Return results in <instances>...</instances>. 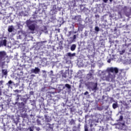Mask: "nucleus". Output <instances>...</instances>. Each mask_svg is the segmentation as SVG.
Returning <instances> with one entry per match:
<instances>
[{"label": "nucleus", "mask_w": 131, "mask_h": 131, "mask_svg": "<svg viewBox=\"0 0 131 131\" xmlns=\"http://www.w3.org/2000/svg\"><path fill=\"white\" fill-rule=\"evenodd\" d=\"M85 85L88 88V90L96 93L99 90V88H98V79L96 78L94 81L86 82Z\"/></svg>", "instance_id": "obj_1"}, {"label": "nucleus", "mask_w": 131, "mask_h": 131, "mask_svg": "<svg viewBox=\"0 0 131 131\" xmlns=\"http://www.w3.org/2000/svg\"><path fill=\"white\" fill-rule=\"evenodd\" d=\"M72 70H66L64 73H60L59 74V77L62 79V80H66V81H69L70 79L72 78Z\"/></svg>", "instance_id": "obj_2"}, {"label": "nucleus", "mask_w": 131, "mask_h": 131, "mask_svg": "<svg viewBox=\"0 0 131 131\" xmlns=\"http://www.w3.org/2000/svg\"><path fill=\"white\" fill-rule=\"evenodd\" d=\"M29 99L30 98L28 97V94H26L25 95L17 94L15 98V102H14V104L19 103L20 101L21 102H25L26 100H29Z\"/></svg>", "instance_id": "obj_3"}, {"label": "nucleus", "mask_w": 131, "mask_h": 131, "mask_svg": "<svg viewBox=\"0 0 131 131\" xmlns=\"http://www.w3.org/2000/svg\"><path fill=\"white\" fill-rule=\"evenodd\" d=\"M107 73H111L112 74L115 75V76L117 77V79H118V80H121V77H122L121 75H117L119 71L118 68H113V67L108 68L107 69Z\"/></svg>", "instance_id": "obj_4"}, {"label": "nucleus", "mask_w": 131, "mask_h": 131, "mask_svg": "<svg viewBox=\"0 0 131 131\" xmlns=\"http://www.w3.org/2000/svg\"><path fill=\"white\" fill-rule=\"evenodd\" d=\"M28 100H25V101H21V102H17V103H14V105H16L18 107L19 111L20 113L23 112H26V105L27 104Z\"/></svg>", "instance_id": "obj_5"}, {"label": "nucleus", "mask_w": 131, "mask_h": 131, "mask_svg": "<svg viewBox=\"0 0 131 131\" xmlns=\"http://www.w3.org/2000/svg\"><path fill=\"white\" fill-rule=\"evenodd\" d=\"M60 97L59 95H57L55 96L53 99L49 98L47 99V104L49 106H54L57 103H58V101L60 100Z\"/></svg>", "instance_id": "obj_6"}, {"label": "nucleus", "mask_w": 131, "mask_h": 131, "mask_svg": "<svg viewBox=\"0 0 131 131\" xmlns=\"http://www.w3.org/2000/svg\"><path fill=\"white\" fill-rule=\"evenodd\" d=\"M64 90V84H60L57 85L56 89L55 88H52L51 90L49 91V94H56L57 93H61L62 91Z\"/></svg>", "instance_id": "obj_7"}, {"label": "nucleus", "mask_w": 131, "mask_h": 131, "mask_svg": "<svg viewBox=\"0 0 131 131\" xmlns=\"http://www.w3.org/2000/svg\"><path fill=\"white\" fill-rule=\"evenodd\" d=\"M5 88V81L3 80H0V96H2V91ZM5 111V105L0 102V112Z\"/></svg>", "instance_id": "obj_8"}, {"label": "nucleus", "mask_w": 131, "mask_h": 131, "mask_svg": "<svg viewBox=\"0 0 131 131\" xmlns=\"http://www.w3.org/2000/svg\"><path fill=\"white\" fill-rule=\"evenodd\" d=\"M7 53L5 51H0V66H5Z\"/></svg>", "instance_id": "obj_9"}, {"label": "nucleus", "mask_w": 131, "mask_h": 131, "mask_svg": "<svg viewBox=\"0 0 131 131\" xmlns=\"http://www.w3.org/2000/svg\"><path fill=\"white\" fill-rule=\"evenodd\" d=\"M117 77L115 75L112 74L111 73H108V75L105 76H103V80H106V81H110L112 82H114L115 80V78Z\"/></svg>", "instance_id": "obj_10"}, {"label": "nucleus", "mask_w": 131, "mask_h": 131, "mask_svg": "<svg viewBox=\"0 0 131 131\" xmlns=\"http://www.w3.org/2000/svg\"><path fill=\"white\" fill-rule=\"evenodd\" d=\"M61 7H59L57 5H53L52 6L50 12V15H56L58 13V12L61 11Z\"/></svg>", "instance_id": "obj_11"}, {"label": "nucleus", "mask_w": 131, "mask_h": 131, "mask_svg": "<svg viewBox=\"0 0 131 131\" xmlns=\"http://www.w3.org/2000/svg\"><path fill=\"white\" fill-rule=\"evenodd\" d=\"M94 71L93 70H90L89 72V73L86 76V79L87 80H92V79H94V76H93V74H94Z\"/></svg>", "instance_id": "obj_12"}, {"label": "nucleus", "mask_w": 131, "mask_h": 131, "mask_svg": "<svg viewBox=\"0 0 131 131\" xmlns=\"http://www.w3.org/2000/svg\"><path fill=\"white\" fill-rule=\"evenodd\" d=\"M64 86V90L66 91L67 93H68V94H70L71 93V88L72 85L68 84L66 83L64 85L63 84Z\"/></svg>", "instance_id": "obj_13"}, {"label": "nucleus", "mask_w": 131, "mask_h": 131, "mask_svg": "<svg viewBox=\"0 0 131 131\" xmlns=\"http://www.w3.org/2000/svg\"><path fill=\"white\" fill-rule=\"evenodd\" d=\"M31 73H34V74H38L40 72V69L38 67H35L34 69L31 70Z\"/></svg>", "instance_id": "obj_14"}, {"label": "nucleus", "mask_w": 131, "mask_h": 131, "mask_svg": "<svg viewBox=\"0 0 131 131\" xmlns=\"http://www.w3.org/2000/svg\"><path fill=\"white\" fill-rule=\"evenodd\" d=\"M106 98L110 100V104H112L113 102H114L115 103V102H116V101L114 100V98H113V97H108V96H102V100H104Z\"/></svg>", "instance_id": "obj_15"}, {"label": "nucleus", "mask_w": 131, "mask_h": 131, "mask_svg": "<svg viewBox=\"0 0 131 131\" xmlns=\"http://www.w3.org/2000/svg\"><path fill=\"white\" fill-rule=\"evenodd\" d=\"M10 129L11 128L8 125H4V127H0V131H9Z\"/></svg>", "instance_id": "obj_16"}, {"label": "nucleus", "mask_w": 131, "mask_h": 131, "mask_svg": "<svg viewBox=\"0 0 131 131\" xmlns=\"http://www.w3.org/2000/svg\"><path fill=\"white\" fill-rule=\"evenodd\" d=\"M76 53H71V52H68L66 54V57H68L70 59H72L73 57H75Z\"/></svg>", "instance_id": "obj_17"}, {"label": "nucleus", "mask_w": 131, "mask_h": 131, "mask_svg": "<svg viewBox=\"0 0 131 131\" xmlns=\"http://www.w3.org/2000/svg\"><path fill=\"white\" fill-rule=\"evenodd\" d=\"M108 73V71H107V69L105 71H99L98 72V76L102 77L104 76V75H106V73Z\"/></svg>", "instance_id": "obj_18"}, {"label": "nucleus", "mask_w": 131, "mask_h": 131, "mask_svg": "<svg viewBox=\"0 0 131 131\" xmlns=\"http://www.w3.org/2000/svg\"><path fill=\"white\" fill-rule=\"evenodd\" d=\"M6 85L8 86V88L13 89V85H15V83L10 80L6 83Z\"/></svg>", "instance_id": "obj_19"}, {"label": "nucleus", "mask_w": 131, "mask_h": 131, "mask_svg": "<svg viewBox=\"0 0 131 131\" xmlns=\"http://www.w3.org/2000/svg\"><path fill=\"white\" fill-rule=\"evenodd\" d=\"M28 27L29 30H31V31H34V30H35V28L36 27V24H32Z\"/></svg>", "instance_id": "obj_20"}, {"label": "nucleus", "mask_w": 131, "mask_h": 131, "mask_svg": "<svg viewBox=\"0 0 131 131\" xmlns=\"http://www.w3.org/2000/svg\"><path fill=\"white\" fill-rule=\"evenodd\" d=\"M64 33L66 34V36H67V37H70V36H71L72 34H74V31H68V32H64Z\"/></svg>", "instance_id": "obj_21"}, {"label": "nucleus", "mask_w": 131, "mask_h": 131, "mask_svg": "<svg viewBox=\"0 0 131 131\" xmlns=\"http://www.w3.org/2000/svg\"><path fill=\"white\" fill-rule=\"evenodd\" d=\"M58 76H60V75H57V76L54 75L53 77H51V81L53 83L55 82H57V79H58Z\"/></svg>", "instance_id": "obj_22"}, {"label": "nucleus", "mask_w": 131, "mask_h": 131, "mask_svg": "<svg viewBox=\"0 0 131 131\" xmlns=\"http://www.w3.org/2000/svg\"><path fill=\"white\" fill-rule=\"evenodd\" d=\"M7 46V39H4L0 41V48L1 47Z\"/></svg>", "instance_id": "obj_23"}, {"label": "nucleus", "mask_w": 131, "mask_h": 131, "mask_svg": "<svg viewBox=\"0 0 131 131\" xmlns=\"http://www.w3.org/2000/svg\"><path fill=\"white\" fill-rule=\"evenodd\" d=\"M16 25L18 27L19 29H21L22 27H23V25H24V22L23 21H19V22H16Z\"/></svg>", "instance_id": "obj_24"}, {"label": "nucleus", "mask_w": 131, "mask_h": 131, "mask_svg": "<svg viewBox=\"0 0 131 131\" xmlns=\"http://www.w3.org/2000/svg\"><path fill=\"white\" fill-rule=\"evenodd\" d=\"M8 75V70L7 69L2 70V77H7Z\"/></svg>", "instance_id": "obj_25"}, {"label": "nucleus", "mask_w": 131, "mask_h": 131, "mask_svg": "<svg viewBox=\"0 0 131 131\" xmlns=\"http://www.w3.org/2000/svg\"><path fill=\"white\" fill-rule=\"evenodd\" d=\"M17 38L21 39L22 38V35H23V31L19 30L18 31Z\"/></svg>", "instance_id": "obj_26"}, {"label": "nucleus", "mask_w": 131, "mask_h": 131, "mask_svg": "<svg viewBox=\"0 0 131 131\" xmlns=\"http://www.w3.org/2000/svg\"><path fill=\"white\" fill-rule=\"evenodd\" d=\"M15 30V28L14 27V26H9L8 31V32L11 33L13 32Z\"/></svg>", "instance_id": "obj_27"}, {"label": "nucleus", "mask_w": 131, "mask_h": 131, "mask_svg": "<svg viewBox=\"0 0 131 131\" xmlns=\"http://www.w3.org/2000/svg\"><path fill=\"white\" fill-rule=\"evenodd\" d=\"M12 119L13 123H15L16 125H17L18 124V122H19V118L15 117L13 118Z\"/></svg>", "instance_id": "obj_28"}, {"label": "nucleus", "mask_w": 131, "mask_h": 131, "mask_svg": "<svg viewBox=\"0 0 131 131\" xmlns=\"http://www.w3.org/2000/svg\"><path fill=\"white\" fill-rule=\"evenodd\" d=\"M34 61L37 63V64H38L39 63V61H40V57L36 56L34 57Z\"/></svg>", "instance_id": "obj_29"}, {"label": "nucleus", "mask_w": 131, "mask_h": 131, "mask_svg": "<svg viewBox=\"0 0 131 131\" xmlns=\"http://www.w3.org/2000/svg\"><path fill=\"white\" fill-rule=\"evenodd\" d=\"M47 42H48V41H47V40L41 41L38 42L37 45H38V46H40V47H42V46H45V45H46V43H47Z\"/></svg>", "instance_id": "obj_30"}, {"label": "nucleus", "mask_w": 131, "mask_h": 131, "mask_svg": "<svg viewBox=\"0 0 131 131\" xmlns=\"http://www.w3.org/2000/svg\"><path fill=\"white\" fill-rule=\"evenodd\" d=\"M112 107L114 109H116V108H118V107H119L117 100L113 104Z\"/></svg>", "instance_id": "obj_31"}, {"label": "nucleus", "mask_w": 131, "mask_h": 131, "mask_svg": "<svg viewBox=\"0 0 131 131\" xmlns=\"http://www.w3.org/2000/svg\"><path fill=\"white\" fill-rule=\"evenodd\" d=\"M45 121L46 122H50L52 119H51V117L49 116L48 115H45Z\"/></svg>", "instance_id": "obj_32"}, {"label": "nucleus", "mask_w": 131, "mask_h": 131, "mask_svg": "<svg viewBox=\"0 0 131 131\" xmlns=\"http://www.w3.org/2000/svg\"><path fill=\"white\" fill-rule=\"evenodd\" d=\"M80 10L81 12H83L84 13H86V11H89V9L83 7V6L80 7Z\"/></svg>", "instance_id": "obj_33"}, {"label": "nucleus", "mask_w": 131, "mask_h": 131, "mask_svg": "<svg viewBox=\"0 0 131 131\" xmlns=\"http://www.w3.org/2000/svg\"><path fill=\"white\" fill-rule=\"evenodd\" d=\"M72 131H80V127L74 126L72 128Z\"/></svg>", "instance_id": "obj_34"}, {"label": "nucleus", "mask_w": 131, "mask_h": 131, "mask_svg": "<svg viewBox=\"0 0 131 131\" xmlns=\"http://www.w3.org/2000/svg\"><path fill=\"white\" fill-rule=\"evenodd\" d=\"M26 24L27 25V27L30 26V25L32 24V20H30V19L27 20Z\"/></svg>", "instance_id": "obj_35"}, {"label": "nucleus", "mask_w": 131, "mask_h": 131, "mask_svg": "<svg viewBox=\"0 0 131 131\" xmlns=\"http://www.w3.org/2000/svg\"><path fill=\"white\" fill-rule=\"evenodd\" d=\"M76 49V45L75 44L72 45L70 48L71 51H72V52H73L75 51Z\"/></svg>", "instance_id": "obj_36"}, {"label": "nucleus", "mask_w": 131, "mask_h": 131, "mask_svg": "<svg viewBox=\"0 0 131 131\" xmlns=\"http://www.w3.org/2000/svg\"><path fill=\"white\" fill-rule=\"evenodd\" d=\"M81 17V16L80 15H76L74 17V20H76V21H80V20L81 19V18H80V17Z\"/></svg>", "instance_id": "obj_37"}, {"label": "nucleus", "mask_w": 131, "mask_h": 131, "mask_svg": "<svg viewBox=\"0 0 131 131\" xmlns=\"http://www.w3.org/2000/svg\"><path fill=\"white\" fill-rule=\"evenodd\" d=\"M84 131H89V127H88V125H84ZM90 131H95V129L91 128L90 129Z\"/></svg>", "instance_id": "obj_38"}, {"label": "nucleus", "mask_w": 131, "mask_h": 131, "mask_svg": "<svg viewBox=\"0 0 131 131\" xmlns=\"http://www.w3.org/2000/svg\"><path fill=\"white\" fill-rule=\"evenodd\" d=\"M69 124H70V125H74V124H75V120L73 119L69 120Z\"/></svg>", "instance_id": "obj_39"}, {"label": "nucleus", "mask_w": 131, "mask_h": 131, "mask_svg": "<svg viewBox=\"0 0 131 131\" xmlns=\"http://www.w3.org/2000/svg\"><path fill=\"white\" fill-rule=\"evenodd\" d=\"M21 117L23 118H27V117H28V115L27 114V113H25L24 114H21Z\"/></svg>", "instance_id": "obj_40"}, {"label": "nucleus", "mask_w": 131, "mask_h": 131, "mask_svg": "<svg viewBox=\"0 0 131 131\" xmlns=\"http://www.w3.org/2000/svg\"><path fill=\"white\" fill-rule=\"evenodd\" d=\"M78 33H77L76 34L74 35L73 38L71 37L70 38H73L74 40H76V39L78 38Z\"/></svg>", "instance_id": "obj_41"}, {"label": "nucleus", "mask_w": 131, "mask_h": 131, "mask_svg": "<svg viewBox=\"0 0 131 131\" xmlns=\"http://www.w3.org/2000/svg\"><path fill=\"white\" fill-rule=\"evenodd\" d=\"M123 120V116L120 115L118 120H117V122H121Z\"/></svg>", "instance_id": "obj_42"}, {"label": "nucleus", "mask_w": 131, "mask_h": 131, "mask_svg": "<svg viewBox=\"0 0 131 131\" xmlns=\"http://www.w3.org/2000/svg\"><path fill=\"white\" fill-rule=\"evenodd\" d=\"M48 74L50 77H52V76H54V72L53 70L50 71V72H48Z\"/></svg>", "instance_id": "obj_43"}, {"label": "nucleus", "mask_w": 131, "mask_h": 131, "mask_svg": "<svg viewBox=\"0 0 131 131\" xmlns=\"http://www.w3.org/2000/svg\"><path fill=\"white\" fill-rule=\"evenodd\" d=\"M42 72L43 74V77L44 78H47V73H46L47 72L45 70H42Z\"/></svg>", "instance_id": "obj_44"}, {"label": "nucleus", "mask_w": 131, "mask_h": 131, "mask_svg": "<svg viewBox=\"0 0 131 131\" xmlns=\"http://www.w3.org/2000/svg\"><path fill=\"white\" fill-rule=\"evenodd\" d=\"M68 42L69 45L73 43V42H75V40L72 38L71 40H68Z\"/></svg>", "instance_id": "obj_45"}, {"label": "nucleus", "mask_w": 131, "mask_h": 131, "mask_svg": "<svg viewBox=\"0 0 131 131\" xmlns=\"http://www.w3.org/2000/svg\"><path fill=\"white\" fill-rule=\"evenodd\" d=\"M36 122H37L38 125H41V120L40 119H37Z\"/></svg>", "instance_id": "obj_46"}, {"label": "nucleus", "mask_w": 131, "mask_h": 131, "mask_svg": "<svg viewBox=\"0 0 131 131\" xmlns=\"http://www.w3.org/2000/svg\"><path fill=\"white\" fill-rule=\"evenodd\" d=\"M70 113L72 114V113H74V112H75V108H74L73 107H70Z\"/></svg>", "instance_id": "obj_47"}, {"label": "nucleus", "mask_w": 131, "mask_h": 131, "mask_svg": "<svg viewBox=\"0 0 131 131\" xmlns=\"http://www.w3.org/2000/svg\"><path fill=\"white\" fill-rule=\"evenodd\" d=\"M49 94L47 95V99L49 100V99H52V95L51 94H49L50 93H49V91L48 92ZM51 94V93H50Z\"/></svg>", "instance_id": "obj_48"}, {"label": "nucleus", "mask_w": 131, "mask_h": 131, "mask_svg": "<svg viewBox=\"0 0 131 131\" xmlns=\"http://www.w3.org/2000/svg\"><path fill=\"white\" fill-rule=\"evenodd\" d=\"M47 90H48V89L47 88V87L44 86L41 89V92H47Z\"/></svg>", "instance_id": "obj_49"}, {"label": "nucleus", "mask_w": 131, "mask_h": 131, "mask_svg": "<svg viewBox=\"0 0 131 131\" xmlns=\"http://www.w3.org/2000/svg\"><path fill=\"white\" fill-rule=\"evenodd\" d=\"M101 117V115L99 114H96L95 115V117H96L97 119H100V117Z\"/></svg>", "instance_id": "obj_50"}, {"label": "nucleus", "mask_w": 131, "mask_h": 131, "mask_svg": "<svg viewBox=\"0 0 131 131\" xmlns=\"http://www.w3.org/2000/svg\"><path fill=\"white\" fill-rule=\"evenodd\" d=\"M95 30L97 32H99L100 31V28H99V27H98V26H96L95 27Z\"/></svg>", "instance_id": "obj_51"}, {"label": "nucleus", "mask_w": 131, "mask_h": 131, "mask_svg": "<svg viewBox=\"0 0 131 131\" xmlns=\"http://www.w3.org/2000/svg\"><path fill=\"white\" fill-rule=\"evenodd\" d=\"M58 21L60 22L61 23H64V20L63 19V17H59V19H58Z\"/></svg>", "instance_id": "obj_52"}, {"label": "nucleus", "mask_w": 131, "mask_h": 131, "mask_svg": "<svg viewBox=\"0 0 131 131\" xmlns=\"http://www.w3.org/2000/svg\"><path fill=\"white\" fill-rule=\"evenodd\" d=\"M120 55H123L124 53H125V50H123L122 51H119Z\"/></svg>", "instance_id": "obj_53"}, {"label": "nucleus", "mask_w": 131, "mask_h": 131, "mask_svg": "<svg viewBox=\"0 0 131 131\" xmlns=\"http://www.w3.org/2000/svg\"><path fill=\"white\" fill-rule=\"evenodd\" d=\"M34 94V92H33V91H31L29 92L30 96H29V95H28V97H29V98L30 96H33Z\"/></svg>", "instance_id": "obj_54"}, {"label": "nucleus", "mask_w": 131, "mask_h": 131, "mask_svg": "<svg viewBox=\"0 0 131 131\" xmlns=\"http://www.w3.org/2000/svg\"><path fill=\"white\" fill-rule=\"evenodd\" d=\"M111 90V86H108L106 89V92H110Z\"/></svg>", "instance_id": "obj_55"}, {"label": "nucleus", "mask_w": 131, "mask_h": 131, "mask_svg": "<svg viewBox=\"0 0 131 131\" xmlns=\"http://www.w3.org/2000/svg\"><path fill=\"white\" fill-rule=\"evenodd\" d=\"M98 110H99V111H102L103 109H104V106H101V107H98Z\"/></svg>", "instance_id": "obj_56"}, {"label": "nucleus", "mask_w": 131, "mask_h": 131, "mask_svg": "<svg viewBox=\"0 0 131 131\" xmlns=\"http://www.w3.org/2000/svg\"><path fill=\"white\" fill-rule=\"evenodd\" d=\"M64 131H71L70 127H67L64 128Z\"/></svg>", "instance_id": "obj_57"}, {"label": "nucleus", "mask_w": 131, "mask_h": 131, "mask_svg": "<svg viewBox=\"0 0 131 131\" xmlns=\"http://www.w3.org/2000/svg\"><path fill=\"white\" fill-rule=\"evenodd\" d=\"M47 125H48V127H49V128H53V125H51V124L48 123Z\"/></svg>", "instance_id": "obj_58"}, {"label": "nucleus", "mask_w": 131, "mask_h": 131, "mask_svg": "<svg viewBox=\"0 0 131 131\" xmlns=\"http://www.w3.org/2000/svg\"><path fill=\"white\" fill-rule=\"evenodd\" d=\"M118 15L119 16L120 18H121L122 17V15L121 14V12L119 11L118 12Z\"/></svg>", "instance_id": "obj_59"}, {"label": "nucleus", "mask_w": 131, "mask_h": 131, "mask_svg": "<svg viewBox=\"0 0 131 131\" xmlns=\"http://www.w3.org/2000/svg\"><path fill=\"white\" fill-rule=\"evenodd\" d=\"M14 93H17V94L20 93V91L19 90H16L13 91Z\"/></svg>", "instance_id": "obj_60"}, {"label": "nucleus", "mask_w": 131, "mask_h": 131, "mask_svg": "<svg viewBox=\"0 0 131 131\" xmlns=\"http://www.w3.org/2000/svg\"><path fill=\"white\" fill-rule=\"evenodd\" d=\"M95 18H100V15H99L98 14H95Z\"/></svg>", "instance_id": "obj_61"}, {"label": "nucleus", "mask_w": 131, "mask_h": 131, "mask_svg": "<svg viewBox=\"0 0 131 131\" xmlns=\"http://www.w3.org/2000/svg\"><path fill=\"white\" fill-rule=\"evenodd\" d=\"M70 28H72L73 30H74V25H72V26L70 27Z\"/></svg>", "instance_id": "obj_62"}, {"label": "nucleus", "mask_w": 131, "mask_h": 131, "mask_svg": "<svg viewBox=\"0 0 131 131\" xmlns=\"http://www.w3.org/2000/svg\"><path fill=\"white\" fill-rule=\"evenodd\" d=\"M29 131H33V128H32V127H30L29 128Z\"/></svg>", "instance_id": "obj_63"}, {"label": "nucleus", "mask_w": 131, "mask_h": 131, "mask_svg": "<svg viewBox=\"0 0 131 131\" xmlns=\"http://www.w3.org/2000/svg\"><path fill=\"white\" fill-rule=\"evenodd\" d=\"M108 106H104V110H107V109H108Z\"/></svg>", "instance_id": "obj_64"}]
</instances>
